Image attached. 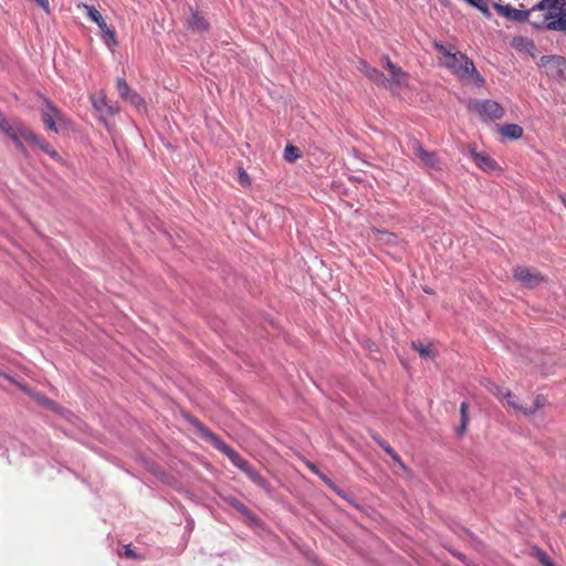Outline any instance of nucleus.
I'll return each mask as SVG.
<instances>
[{
  "label": "nucleus",
  "mask_w": 566,
  "mask_h": 566,
  "mask_svg": "<svg viewBox=\"0 0 566 566\" xmlns=\"http://www.w3.org/2000/svg\"><path fill=\"white\" fill-rule=\"evenodd\" d=\"M486 389L501 401H503L505 391L507 390L491 381H488Z\"/></svg>",
  "instance_id": "26"
},
{
  "label": "nucleus",
  "mask_w": 566,
  "mask_h": 566,
  "mask_svg": "<svg viewBox=\"0 0 566 566\" xmlns=\"http://www.w3.org/2000/svg\"><path fill=\"white\" fill-rule=\"evenodd\" d=\"M371 438H373V439L378 443V446H379L381 449H382V446H386V444H387V442H386V441H384V440L379 437V434H377V433H373V434H371Z\"/></svg>",
  "instance_id": "35"
},
{
  "label": "nucleus",
  "mask_w": 566,
  "mask_h": 566,
  "mask_svg": "<svg viewBox=\"0 0 566 566\" xmlns=\"http://www.w3.org/2000/svg\"><path fill=\"white\" fill-rule=\"evenodd\" d=\"M381 63H382L384 67L388 71L389 77L396 72V70L401 69L400 66L392 63L388 55L381 56Z\"/></svg>",
  "instance_id": "30"
},
{
  "label": "nucleus",
  "mask_w": 566,
  "mask_h": 566,
  "mask_svg": "<svg viewBox=\"0 0 566 566\" xmlns=\"http://www.w3.org/2000/svg\"><path fill=\"white\" fill-rule=\"evenodd\" d=\"M495 8H496V11L501 15H503L510 20L525 21L528 18H532L533 24L536 28H546V22H544V20L546 19L547 9L546 10H536L537 4L534 6L530 11H522V10L512 8L511 6H502V4H496Z\"/></svg>",
  "instance_id": "4"
},
{
  "label": "nucleus",
  "mask_w": 566,
  "mask_h": 566,
  "mask_svg": "<svg viewBox=\"0 0 566 566\" xmlns=\"http://www.w3.org/2000/svg\"><path fill=\"white\" fill-rule=\"evenodd\" d=\"M311 470H312L313 472L317 473V470H316L315 465H311Z\"/></svg>",
  "instance_id": "39"
},
{
  "label": "nucleus",
  "mask_w": 566,
  "mask_h": 566,
  "mask_svg": "<svg viewBox=\"0 0 566 566\" xmlns=\"http://www.w3.org/2000/svg\"><path fill=\"white\" fill-rule=\"evenodd\" d=\"M3 118L2 113L0 112V120Z\"/></svg>",
  "instance_id": "40"
},
{
  "label": "nucleus",
  "mask_w": 566,
  "mask_h": 566,
  "mask_svg": "<svg viewBox=\"0 0 566 566\" xmlns=\"http://www.w3.org/2000/svg\"><path fill=\"white\" fill-rule=\"evenodd\" d=\"M382 450L403 470H406V465L401 460L400 455L387 443L382 446Z\"/></svg>",
  "instance_id": "28"
},
{
  "label": "nucleus",
  "mask_w": 566,
  "mask_h": 566,
  "mask_svg": "<svg viewBox=\"0 0 566 566\" xmlns=\"http://www.w3.org/2000/svg\"><path fill=\"white\" fill-rule=\"evenodd\" d=\"M502 402L515 411H518L525 416H532L547 403V399L543 395H537L534 398L533 403L527 407L520 403L517 397L511 390H506Z\"/></svg>",
  "instance_id": "6"
},
{
  "label": "nucleus",
  "mask_w": 566,
  "mask_h": 566,
  "mask_svg": "<svg viewBox=\"0 0 566 566\" xmlns=\"http://www.w3.org/2000/svg\"><path fill=\"white\" fill-rule=\"evenodd\" d=\"M368 237L381 247H392L398 244V237L395 233L379 230L377 228H371Z\"/></svg>",
  "instance_id": "12"
},
{
  "label": "nucleus",
  "mask_w": 566,
  "mask_h": 566,
  "mask_svg": "<svg viewBox=\"0 0 566 566\" xmlns=\"http://www.w3.org/2000/svg\"><path fill=\"white\" fill-rule=\"evenodd\" d=\"M560 200H562L563 205H564V206H565V208H566V196H565V195H562V196H560Z\"/></svg>",
  "instance_id": "36"
},
{
  "label": "nucleus",
  "mask_w": 566,
  "mask_h": 566,
  "mask_svg": "<svg viewBox=\"0 0 566 566\" xmlns=\"http://www.w3.org/2000/svg\"><path fill=\"white\" fill-rule=\"evenodd\" d=\"M187 23L188 28L196 32H205L209 28L208 21L199 12H192Z\"/></svg>",
  "instance_id": "18"
},
{
  "label": "nucleus",
  "mask_w": 566,
  "mask_h": 566,
  "mask_svg": "<svg viewBox=\"0 0 566 566\" xmlns=\"http://www.w3.org/2000/svg\"><path fill=\"white\" fill-rule=\"evenodd\" d=\"M502 137L507 139H518L523 135V128L517 124H505L499 127Z\"/></svg>",
  "instance_id": "16"
},
{
  "label": "nucleus",
  "mask_w": 566,
  "mask_h": 566,
  "mask_svg": "<svg viewBox=\"0 0 566 566\" xmlns=\"http://www.w3.org/2000/svg\"><path fill=\"white\" fill-rule=\"evenodd\" d=\"M101 31L103 32L104 42L108 48L117 45L116 32L114 29L106 25V28L102 29Z\"/></svg>",
  "instance_id": "23"
},
{
  "label": "nucleus",
  "mask_w": 566,
  "mask_h": 566,
  "mask_svg": "<svg viewBox=\"0 0 566 566\" xmlns=\"http://www.w3.org/2000/svg\"><path fill=\"white\" fill-rule=\"evenodd\" d=\"M470 107L483 120L501 119L504 116V108L492 99L474 101L471 103Z\"/></svg>",
  "instance_id": "7"
},
{
  "label": "nucleus",
  "mask_w": 566,
  "mask_h": 566,
  "mask_svg": "<svg viewBox=\"0 0 566 566\" xmlns=\"http://www.w3.org/2000/svg\"><path fill=\"white\" fill-rule=\"evenodd\" d=\"M358 70L376 85L381 87L388 86L389 81L387 76H385L384 73H381L378 69L371 66L365 60L359 61Z\"/></svg>",
  "instance_id": "11"
},
{
  "label": "nucleus",
  "mask_w": 566,
  "mask_h": 566,
  "mask_svg": "<svg viewBox=\"0 0 566 566\" xmlns=\"http://www.w3.org/2000/svg\"><path fill=\"white\" fill-rule=\"evenodd\" d=\"M412 149L420 163L429 169L440 170L441 163L436 153L426 150L419 142L415 140Z\"/></svg>",
  "instance_id": "9"
},
{
  "label": "nucleus",
  "mask_w": 566,
  "mask_h": 566,
  "mask_svg": "<svg viewBox=\"0 0 566 566\" xmlns=\"http://www.w3.org/2000/svg\"><path fill=\"white\" fill-rule=\"evenodd\" d=\"M116 90L120 98H123L124 101H126L129 97V95L134 92L123 77H118L116 80Z\"/></svg>",
  "instance_id": "22"
},
{
  "label": "nucleus",
  "mask_w": 566,
  "mask_h": 566,
  "mask_svg": "<svg viewBox=\"0 0 566 566\" xmlns=\"http://www.w3.org/2000/svg\"><path fill=\"white\" fill-rule=\"evenodd\" d=\"M91 102L94 109L104 115L114 116L119 113V106L116 103H109L103 92L98 95H92Z\"/></svg>",
  "instance_id": "10"
},
{
  "label": "nucleus",
  "mask_w": 566,
  "mask_h": 566,
  "mask_svg": "<svg viewBox=\"0 0 566 566\" xmlns=\"http://www.w3.org/2000/svg\"><path fill=\"white\" fill-rule=\"evenodd\" d=\"M126 102L130 103L137 109H143L146 107L145 99L137 92H133Z\"/></svg>",
  "instance_id": "29"
},
{
  "label": "nucleus",
  "mask_w": 566,
  "mask_h": 566,
  "mask_svg": "<svg viewBox=\"0 0 566 566\" xmlns=\"http://www.w3.org/2000/svg\"><path fill=\"white\" fill-rule=\"evenodd\" d=\"M1 375H2L4 378H7V379H9L10 381H12V382H13V380H12V378H11L10 376H7V375H4V374H1Z\"/></svg>",
  "instance_id": "38"
},
{
  "label": "nucleus",
  "mask_w": 566,
  "mask_h": 566,
  "mask_svg": "<svg viewBox=\"0 0 566 566\" xmlns=\"http://www.w3.org/2000/svg\"><path fill=\"white\" fill-rule=\"evenodd\" d=\"M460 416H461V423L458 429V434L463 436L467 432V428H468V423H469V405L465 401H463L460 405Z\"/></svg>",
  "instance_id": "21"
},
{
  "label": "nucleus",
  "mask_w": 566,
  "mask_h": 566,
  "mask_svg": "<svg viewBox=\"0 0 566 566\" xmlns=\"http://www.w3.org/2000/svg\"><path fill=\"white\" fill-rule=\"evenodd\" d=\"M513 277L515 281L520 282L526 289H536L537 286L546 283V277L537 270L526 268V266H516L513 270Z\"/></svg>",
  "instance_id": "8"
},
{
  "label": "nucleus",
  "mask_w": 566,
  "mask_h": 566,
  "mask_svg": "<svg viewBox=\"0 0 566 566\" xmlns=\"http://www.w3.org/2000/svg\"><path fill=\"white\" fill-rule=\"evenodd\" d=\"M387 78L389 81L387 87H389V88L405 87L408 85L409 75L402 69H399V70H396V72L390 77H387Z\"/></svg>",
  "instance_id": "19"
},
{
  "label": "nucleus",
  "mask_w": 566,
  "mask_h": 566,
  "mask_svg": "<svg viewBox=\"0 0 566 566\" xmlns=\"http://www.w3.org/2000/svg\"><path fill=\"white\" fill-rule=\"evenodd\" d=\"M20 388L28 392L39 405L51 409L53 411L60 412V407L50 398L45 397L44 395L40 392L30 391L25 386L19 385Z\"/></svg>",
  "instance_id": "14"
},
{
  "label": "nucleus",
  "mask_w": 566,
  "mask_h": 566,
  "mask_svg": "<svg viewBox=\"0 0 566 566\" xmlns=\"http://www.w3.org/2000/svg\"><path fill=\"white\" fill-rule=\"evenodd\" d=\"M512 45L515 50L524 52L531 56H535L536 46L535 43L524 36H515L512 41Z\"/></svg>",
  "instance_id": "13"
},
{
  "label": "nucleus",
  "mask_w": 566,
  "mask_h": 566,
  "mask_svg": "<svg viewBox=\"0 0 566 566\" xmlns=\"http://www.w3.org/2000/svg\"><path fill=\"white\" fill-rule=\"evenodd\" d=\"M42 122L49 132L57 134L61 129L69 128L71 120L52 102L45 101V107L41 112Z\"/></svg>",
  "instance_id": "5"
},
{
  "label": "nucleus",
  "mask_w": 566,
  "mask_h": 566,
  "mask_svg": "<svg viewBox=\"0 0 566 566\" xmlns=\"http://www.w3.org/2000/svg\"><path fill=\"white\" fill-rule=\"evenodd\" d=\"M472 159L479 168L485 171H492L497 166L496 163L491 157L476 151H472Z\"/></svg>",
  "instance_id": "15"
},
{
  "label": "nucleus",
  "mask_w": 566,
  "mask_h": 566,
  "mask_svg": "<svg viewBox=\"0 0 566 566\" xmlns=\"http://www.w3.org/2000/svg\"><path fill=\"white\" fill-rule=\"evenodd\" d=\"M441 63L460 80H472L478 86L485 83L484 77L476 71L474 63L465 54L452 46L434 42Z\"/></svg>",
  "instance_id": "1"
},
{
  "label": "nucleus",
  "mask_w": 566,
  "mask_h": 566,
  "mask_svg": "<svg viewBox=\"0 0 566 566\" xmlns=\"http://www.w3.org/2000/svg\"><path fill=\"white\" fill-rule=\"evenodd\" d=\"M124 555L127 558H137L138 557L137 554L129 546H126Z\"/></svg>",
  "instance_id": "34"
},
{
  "label": "nucleus",
  "mask_w": 566,
  "mask_h": 566,
  "mask_svg": "<svg viewBox=\"0 0 566 566\" xmlns=\"http://www.w3.org/2000/svg\"><path fill=\"white\" fill-rule=\"evenodd\" d=\"M34 145H36L41 150L46 153L51 158L56 160L60 159V155L57 154V151H55L46 140L39 138V142H35Z\"/></svg>",
  "instance_id": "24"
},
{
  "label": "nucleus",
  "mask_w": 566,
  "mask_h": 566,
  "mask_svg": "<svg viewBox=\"0 0 566 566\" xmlns=\"http://www.w3.org/2000/svg\"><path fill=\"white\" fill-rule=\"evenodd\" d=\"M566 0H542L536 10H546V29L566 32Z\"/></svg>",
  "instance_id": "3"
},
{
  "label": "nucleus",
  "mask_w": 566,
  "mask_h": 566,
  "mask_svg": "<svg viewBox=\"0 0 566 566\" xmlns=\"http://www.w3.org/2000/svg\"><path fill=\"white\" fill-rule=\"evenodd\" d=\"M301 157L300 149L296 146L287 145L284 149V159L292 163Z\"/></svg>",
  "instance_id": "25"
},
{
  "label": "nucleus",
  "mask_w": 566,
  "mask_h": 566,
  "mask_svg": "<svg viewBox=\"0 0 566 566\" xmlns=\"http://www.w3.org/2000/svg\"><path fill=\"white\" fill-rule=\"evenodd\" d=\"M198 430L200 436L209 441L217 450L221 453L226 454L233 465L243 471L249 479L259 486L265 488L266 481L264 478L256 472L248 461H245L237 451H234L230 446H228L224 441H222L217 434L210 431L208 428L202 424H198Z\"/></svg>",
  "instance_id": "2"
},
{
  "label": "nucleus",
  "mask_w": 566,
  "mask_h": 566,
  "mask_svg": "<svg viewBox=\"0 0 566 566\" xmlns=\"http://www.w3.org/2000/svg\"><path fill=\"white\" fill-rule=\"evenodd\" d=\"M18 132L22 139H24L28 143L35 144V142H39V137L27 127L19 126Z\"/></svg>",
  "instance_id": "27"
},
{
  "label": "nucleus",
  "mask_w": 566,
  "mask_h": 566,
  "mask_svg": "<svg viewBox=\"0 0 566 566\" xmlns=\"http://www.w3.org/2000/svg\"><path fill=\"white\" fill-rule=\"evenodd\" d=\"M0 129L6 133L8 136H10L17 128L12 127L9 122L3 117L0 120Z\"/></svg>",
  "instance_id": "32"
},
{
  "label": "nucleus",
  "mask_w": 566,
  "mask_h": 566,
  "mask_svg": "<svg viewBox=\"0 0 566 566\" xmlns=\"http://www.w3.org/2000/svg\"><path fill=\"white\" fill-rule=\"evenodd\" d=\"M77 8L85 10L87 17L93 22H95L101 30L106 28L107 24H106L104 18L99 13V11L97 9H95L93 6H90V4H86V3H78Z\"/></svg>",
  "instance_id": "17"
},
{
  "label": "nucleus",
  "mask_w": 566,
  "mask_h": 566,
  "mask_svg": "<svg viewBox=\"0 0 566 566\" xmlns=\"http://www.w3.org/2000/svg\"><path fill=\"white\" fill-rule=\"evenodd\" d=\"M239 180H240V182L242 185H249L250 184L249 175L244 170L240 171Z\"/></svg>",
  "instance_id": "33"
},
{
  "label": "nucleus",
  "mask_w": 566,
  "mask_h": 566,
  "mask_svg": "<svg viewBox=\"0 0 566 566\" xmlns=\"http://www.w3.org/2000/svg\"><path fill=\"white\" fill-rule=\"evenodd\" d=\"M543 564L546 566H552V563H549L546 558L542 559Z\"/></svg>",
  "instance_id": "37"
},
{
  "label": "nucleus",
  "mask_w": 566,
  "mask_h": 566,
  "mask_svg": "<svg viewBox=\"0 0 566 566\" xmlns=\"http://www.w3.org/2000/svg\"><path fill=\"white\" fill-rule=\"evenodd\" d=\"M13 143L15 144V146L21 150V151H24V146L22 144V137L20 136L19 132H18V128L9 136Z\"/></svg>",
  "instance_id": "31"
},
{
  "label": "nucleus",
  "mask_w": 566,
  "mask_h": 566,
  "mask_svg": "<svg viewBox=\"0 0 566 566\" xmlns=\"http://www.w3.org/2000/svg\"><path fill=\"white\" fill-rule=\"evenodd\" d=\"M411 347L424 359H433L436 357V353L431 344L423 345L421 342H412Z\"/></svg>",
  "instance_id": "20"
}]
</instances>
